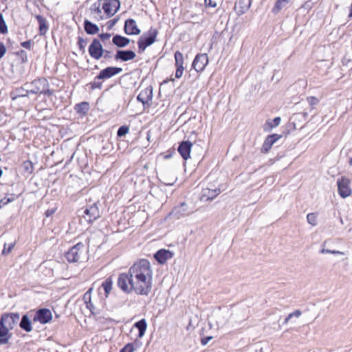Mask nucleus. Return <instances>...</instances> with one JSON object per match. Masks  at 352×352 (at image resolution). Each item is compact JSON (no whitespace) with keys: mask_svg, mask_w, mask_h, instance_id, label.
I'll return each mask as SVG.
<instances>
[{"mask_svg":"<svg viewBox=\"0 0 352 352\" xmlns=\"http://www.w3.org/2000/svg\"><path fill=\"white\" fill-rule=\"evenodd\" d=\"M307 100L312 109H314L315 106L318 105L320 102L319 99L315 96H309L307 98Z\"/></svg>","mask_w":352,"mask_h":352,"instance_id":"nucleus-38","label":"nucleus"},{"mask_svg":"<svg viewBox=\"0 0 352 352\" xmlns=\"http://www.w3.org/2000/svg\"><path fill=\"white\" fill-rule=\"evenodd\" d=\"M175 60V67L184 68V56L182 52L179 51H176L174 54Z\"/></svg>","mask_w":352,"mask_h":352,"instance_id":"nucleus-32","label":"nucleus"},{"mask_svg":"<svg viewBox=\"0 0 352 352\" xmlns=\"http://www.w3.org/2000/svg\"><path fill=\"white\" fill-rule=\"evenodd\" d=\"M142 344V342L138 340V339H135L133 340V351L135 350V347L140 346Z\"/></svg>","mask_w":352,"mask_h":352,"instance_id":"nucleus-58","label":"nucleus"},{"mask_svg":"<svg viewBox=\"0 0 352 352\" xmlns=\"http://www.w3.org/2000/svg\"><path fill=\"white\" fill-rule=\"evenodd\" d=\"M19 327L26 332H30L32 330V322L30 321L28 314L22 316L19 322Z\"/></svg>","mask_w":352,"mask_h":352,"instance_id":"nucleus-23","label":"nucleus"},{"mask_svg":"<svg viewBox=\"0 0 352 352\" xmlns=\"http://www.w3.org/2000/svg\"><path fill=\"white\" fill-rule=\"evenodd\" d=\"M74 109L78 113L87 114L89 110V104L87 102H82L75 105Z\"/></svg>","mask_w":352,"mask_h":352,"instance_id":"nucleus-31","label":"nucleus"},{"mask_svg":"<svg viewBox=\"0 0 352 352\" xmlns=\"http://www.w3.org/2000/svg\"><path fill=\"white\" fill-rule=\"evenodd\" d=\"M348 17L352 18V4L351 5V6L349 8V13Z\"/></svg>","mask_w":352,"mask_h":352,"instance_id":"nucleus-63","label":"nucleus"},{"mask_svg":"<svg viewBox=\"0 0 352 352\" xmlns=\"http://www.w3.org/2000/svg\"><path fill=\"white\" fill-rule=\"evenodd\" d=\"M133 328H135L138 331V338H142L146 332L147 329V322L146 319L142 318L133 324Z\"/></svg>","mask_w":352,"mask_h":352,"instance_id":"nucleus-22","label":"nucleus"},{"mask_svg":"<svg viewBox=\"0 0 352 352\" xmlns=\"http://www.w3.org/2000/svg\"><path fill=\"white\" fill-rule=\"evenodd\" d=\"M97 79L95 78V80L90 83L91 89H101L102 87V82L100 81H97Z\"/></svg>","mask_w":352,"mask_h":352,"instance_id":"nucleus-43","label":"nucleus"},{"mask_svg":"<svg viewBox=\"0 0 352 352\" xmlns=\"http://www.w3.org/2000/svg\"><path fill=\"white\" fill-rule=\"evenodd\" d=\"M351 62V60L347 56H344L342 59V63L344 65L348 66L349 63Z\"/></svg>","mask_w":352,"mask_h":352,"instance_id":"nucleus-57","label":"nucleus"},{"mask_svg":"<svg viewBox=\"0 0 352 352\" xmlns=\"http://www.w3.org/2000/svg\"><path fill=\"white\" fill-rule=\"evenodd\" d=\"M21 45L27 49V50H31L32 48V41L31 40H28V41H24V42H22L21 43Z\"/></svg>","mask_w":352,"mask_h":352,"instance_id":"nucleus-45","label":"nucleus"},{"mask_svg":"<svg viewBox=\"0 0 352 352\" xmlns=\"http://www.w3.org/2000/svg\"><path fill=\"white\" fill-rule=\"evenodd\" d=\"M208 63V57L207 54H198L192 64V68L197 72H202Z\"/></svg>","mask_w":352,"mask_h":352,"instance_id":"nucleus-13","label":"nucleus"},{"mask_svg":"<svg viewBox=\"0 0 352 352\" xmlns=\"http://www.w3.org/2000/svg\"><path fill=\"white\" fill-rule=\"evenodd\" d=\"M83 217L91 223L100 217V212L96 203L87 206L83 211Z\"/></svg>","mask_w":352,"mask_h":352,"instance_id":"nucleus-8","label":"nucleus"},{"mask_svg":"<svg viewBox=\"0 0 352 352\" xmlns=\"http://www.w3.org/2000/svg\"><path fill=\"white\" fill-rule=\"evenodd\" d=\"M8 26L6 25V21L3 14L0 13V33L2 34H6L8 33Z\"/></svg>","mask_w":352,"mask_h":352,"instance_id":"nucleus-33","label":"nucleus"},{"mask_svg":"<svg viewBox=\"0 0 352 352\" xmlns=\"http://www.w3.org/2000/svg\"><path fill=\"white\" fill-rule=\"evenodd\" d=\"M30 94V91H29V89L24 86V87H22L17 88L14 91H12L11 93V97L13 100H14L17 98L28 97Z\"/></svg>","mask_w":352,"mask_h":352,"instance_id":"nucleus-27","label":"nucleus"},{"mask_svg":"<svg viewBox=\"0 0 352 352\" xmlns=\"http://www.w3.org/2000/svg\"><path fill=\"white\" fill-rule=\"evenodd\" d=\"M280 117H276L272 120H267L264 126V131H268L272 130L273 128L278 126L280 123Z\"/></svg>","mask_w":352,"mask_h":352,"instance_id":"nucleus-29","label":"nucleus"},{"mask_svg":"<svg viewBox=\"0 0 352 352\" xmlns=\"http://www.w3.org/2000/svg\"><path fill=\"white\" fill-rule=\"evenodd\" d=\"M117 22V19H113L108 21L109 28H111Z\"/></svg>","mask_w":352,"mask_h":352,"instance_id":"nucleus-59","label":"nucleus"},{"mask_svg":"<svg viewBox=\"0 0 352 352\" xmlns=\"http://www.w3.org/2000/svg\"><path fill=\"white\" fill-rule=\"evenodd\" d=\"M52 319V314L49 309L41 308L38 309L33 318L34 322H39L41 324H47Z\"/></svg>","mask_w":352,"mask_h":352,"instance_id":"nucleus-11","label":"nucleus"},{"mask_svg":"<svg viewBox=\"0 0 352 352\" xmlns=\"http://www.w3.org/2000/svg\"><path fill=\"white\" fill-rule=\"evenodd\" d=\"M23 192H21L19 194L15 193H11L7 195V199H9L10 200V203L16 200L17 198L19 197L20 195H21Z\"/></svg>","mask_w":352,"mask_h":352,"instance_id":"nucleus-44","label":"nucleus"},{"mask_svg":"<svg viewBox=\"0 0 352 352\" xmlns=\"http://www.w3.org/2000/svg\"><path fill=\"white\" fill-rule=\"evenodd\" d=\"M351 181L345 176H342L337 180L338 190L340 196L342 198H346L351 194V189L350 188Z\"/></svg>","mask_w":352,"mask_h":352,"instance_id":"nucleus-7","label":"nucleus"},{"mask_svg":"<svg viewBox=\"0 0 352 352\" xmlns=\"http://www.w3.org/2000/svg\"><path fill=\"white\" fill-rule=\"evenodd\" d=\"M35 18L36 19L39 25V34L41 36L45 35L48 30V25L47 24L46 19L38 14L36 15Z\"/></svg>","mask_w":352,"mask_h":352,"instance_id":"nucleus-24","label":"nucleus"},{"mask_svg":"<svg viewBox=\"0 0 352 352\" xmlns=\"http://www.w3.org/2000/svg\"><path fill=\"white\" fill-rule=\"evenodd\" d=\"M317 214L316 213H309L307 215V222L311 226H316L317 224Z\"/></svg>","mask_w":352,"mask_h":352,"instance_id":"nucleus-37","label":"nucleus"},{"mask_svg":"<svg viewBox=\"0 0 352 352\" xmlns=\"http://www.w3.org/2000/svg\"><path fill=\"white\" fill-rule=\"evenodd\" d=\"M124 29L126 34L132 35V19L126 20Z\"/></svg>","mask_w":352,"mask_h":352,"instance_id":"nucleus-35","label":"nucleus"},{"mask_svg":"<svg viewBox=\"0 0 352 352\" xmlns=\"http://www.w3.org/2000/svg\"><path fill=\"white\" fill-rule=\"evenodd\" d=\"M152 98L153 87L151 86H148L140 91L137 96V100L141 102L144 108H145L146 107H148L150 106V102L151 101Z\"/></svg>","mask_w":352,"mask_h":352,"instance_id":"nucleus-14","label":"nucleus"},{"mask_svg":"<svg viewBox=\"0 0 352 352\" xmlns=\"http://www.w3.org/2000/svg\"><path fill=\"white\" fill-rule=\"evenodd\" d=\"M129 131V127L126 125L121 126L119 127L117 131V136L119 138L124 136Z\"/></svg>","mask_w":352,"mask_h":352,"instance_id":"nucleus-36","label":"nucleus"},{"mask_svg":"<svg viewBox=\"0 0 352 352\" xmlns=\"http://www.w3.org/2000/svg\"><path fill=\"white\" fill-rule=\"evenodd\" d=\"M89 55L96 60H99L104 54V49L100 41L97 38L93 39L89 47Z\"/></svg>","mask_w":352,"mask_h":352,"instance_id":"nucleus-12","label":"nucleus"},{"mask_svg":"<svg viewBox=\"0 0 352 352\" xmlns=\"http://www.w3.org/2000/svg\"><path fill=\"white\" fill-rule=\"evenodd\" d=\"M106 59H111L113 57V53L107 50H104V54L102 55Z\"/></svg>","mask_w":352,"mask_h":352,"instance_id":"nucleus-50","label":"nucleus"},{"mask_svg":"<svg viewBox=\"0 0 352 352\" xmlns=\"http://www.w3.org/2000/svg\"><path fill=\"white\" fill-rule=\"evenodd\" d=\"M221 193V190L219 188H204L201 191V201H207L210 200L214 199L217 195Z\"/></svg>","mask_w":352,"mask_h":352,"instance_id":"nucleus-19","label":"nucleus"},{"mask_svg":"<svg viewBox=\"0 0 352 352\" xmlns=\"http://www.w3.org/2000/svg\"><path fill=\"white\" fill-rule=\"evenodd\" d=\"M213 338L212 336H205L201 338V344L203 346L206 345L209 341H210Z\"/></svg>","mask_w":352,"mask_h":352,"instance_id":"nucleus-46","label":"nucleus"},{"mask_svg":"<svg viewBox=\"0 0 352 352\" xmlns=\"http://www.w3.org/2000/svg\"><path fill=\"white\" fill-rule=\"evenodd\" d=\"M291 316L289 315H288L285 318V320L284 322H283V324H286L289 320L291 319Z\"/></svg>","mask_w":352,"mask_h":352,"instance_id":"nucleus-61","label":"nucleus"},{"mask_svg":"<svg viewBox=\"0 0 352 352\" xmlns=\"http://www.w3.org/2000/svg\"><path fill=\"white\" fill-rule=\"evenodd\" d=\"M14 245H15V243H12L10 244H9L8 246L7 247V244L5 243L4 244V248H3V250H2V254L3 255H7V254H10L12 252V250L13 248L14 247Z\"/></svg>","mask_w":352,"mask_h":352,"instance_id":"nucleus-39","label":"nucleus"},{"mask_svg":"<svg viewBox=\"0 0 352 352\" xmlns=\"http://www.w3.org/2000/svg\"><path fill=\"white\" fill-rule=\"evenodd\" d=\"M170 214L173 215L176 219H180L188 214V205L183 202L180 205L175 206Z\"/></svg>","mask_w":352,"mask_h":352,"instance_id":"nucleus-20","label":"nucleus"},{"mask_svg":"<svg viewBox=\"0 0 352 352\" xmlns=\"http://www.w3.org/2000/svg\"><path fill=\"white\" fill-rule=\"evenodd\" d=\"M87 45V40L82 37L78 36V45L80 51L85 52V48Z\"/></svg>","mask_w":352,"mask_h":352,"instance_id":"nucleus-40","label":"nucleus"},{"mask_svg":"<svg viewBox=\"0 0 352 352\" xmlns=\"http://www.w3.org/2000/svg\"><path fill=\"white\" fill-rule=\"evenodd\" d=\"M175 153V151H172L169 154H166L165 156H164V158L165 159H170L173 154Z\"/></svg>","mask_w":352,"mask_h":352,"instance_id":"nucleus-60","label":"nucleus"},{"mask_svg":"<svg viewBox=\"0 0 352 352\" xmlns=\"http://www.w3.org/2000/svg\"><path fill=\"white\" fill-rule=\"evenodd\" d=\"M120 3L118 0H103L102 9L107 15V18L113 16L120 8Z\"/></svg>","mask_w":352,"mask_h":352,"instance_id":"nucleus-10","label":"nucleus"},{"mask_svg":"<svg viewBox=\"0 0 352 352\" xmlns=\"http://www.w3.org/2000/svg\"><path fill=\"white\" fill-rule=\"evenodd\" d=\"M85 252V245L79 242L72 246L65 254V257L69 263H77L80 261Z\"/></svg>","mask_w":352,"mask_h":352,"instance_id":"nucleus-5","label":"nucleus"},{"mask_svg":"<svg viewBox=\"0 0 352 352\" xmlns=\"http://www.w3.org/2000/svg\"><path fill=\"white\" fill-rule=\"evenodd\" d=\"M19 54L21 55V56L22 58V61L23 63L28 61L27 53H26V52L25 50H20L19 52Z\"/></svg>","mask_w":352,"mask_h":352,"instance_id":"nucleus-54","label":"nucleus"},{"mask_svg":"<svg viewBox=\"0 0 352 352\" xmlns=\"http://www.w3.org/2000/svg\"><path fill=\"white\" fill-rule=\"evenodd\" d=\"M135 284L133 283V291L140 295H148L152 289V276L144 274H135Z\"/></svg>","mask_w":352,"mask_h":352,"instance_id":"nucleus-3","label":"nucleus"},{"mask_svg":"<svg viewBox=\"0 0 352 352\" xmlns=\"http://www.w3.org/2000/svg\"><path fill=\"white\" fill-rule=\"evenodd\" d=\"M9 203H10V200L9 199H7V196L0 199V209L2 208L6 205L8 204Z\"/></svg>","mask_w":352,"mask_h":352,"instance_id":"nucleus-47","label":"nucleus"},{"mask_svg":"<svg viewBox=\"0 0 352 352\" xmlns=\"http://www.w3.org/2000/svg\"><path fill=\"white\" fill-rule=\"evenodd\" d=\"M120 352H132V342L128 343L120 350Z\"/></svg>","mask_w":352,"mask_h":352,"instance_id":"nucleus-49","label":"nucleus"},{"mask_svg":"<svg viewBox=\"0 0 352 352\" xmlns=\"http://www.w3.org/2000/svg\"><path fill=\"white\" fill-rule=\"evenodd\" d=\"M112 42L118 47H124L130 43V39L126 37L116 34L113 37Z\"/></svg>","mask_w":352,"mask_h":352,"instance_id":"nucleus-26","label":"nucleus"},{"mask_svg":"<svg viewBox=\"0 0 352 352\" xmlns=\"http://www.w3.org/2000/svg\"><path fill=\"white\" fill-rule=\"evenodd\" d=\"M184 68L176 67L175 78H180L184 72Z\"/></svg>","mask_w":352,"mask_h":352,"instance_id":"nucleus-48","label":"nucleus"},{"mask_svg":"<svg viewBox=\"0 0 352 352\" xmlns=\"http://www.w3.org/2000/svg\"><path fill=\"white\" fill-rule=\"evenodd\" d=\"M192 146V143L189 140H183L179 143L177 151L184 160L186 161L190 158Z\"/></svg>","mask_w":352,"mask_h":352,"instance_id":"nucleus-15","label":"nucleus"},{"mask_svg":"<svg viewBox=\"0 0 352 352\" xmlns=\"http://www.w3.org/2000/svg\"><path fill=\"white\" fill-rule=\"evenodd\" d=\"M122 70L120 67H108L100 71V72L96 76V79L104 80L110 78L112 76L119 74Z\"/></svg>","mask_w":352,"mask_h":352,"instance_id":"nucleus-17","label":"nucleus"},{"mask_svg":"<svg viewBox=\"0 0 352 352\" xmlns=\"http://www.w3.org/2000/svg\"><path fill=\"white\" fill-rule=\"evenodd\" d=\"M301 314H302L301 311L299 309H297V310L294 311V312L289 314V315L291 316V318H292V317L298 318L301 316Z\"/></svg>","mask_w":352,"mask_h":352,"instance_id":"nucleus-56","label":"nucleus"},{"mask_svg":"<svg viewBox=\"0 0 352 352\" xmlns=\"http://www.w3.org/2000/svg\"><path fill=\"white\" fill-rule=\"evenodd\" d=\"M19 313H4L0 318V345L6 344L11 338L9 331L13 329L19 322Z\"/></svg>","mask_w":352,"mask_h":352,"instance_id":"nucleus-1","label":"nucleus"},{"mask_svg":"<svg viewBox=\"0 0 352 352\" xmlns=\"http://www.w3.org/2000/svg\"><path fill=\"white\" fill-rule=\"evenodd\" d=\"M115 58L122 61L132 60V50H118Z\"/></svg>","mask_w":352,"mask_h":352,"instance_id":"nucleus-28","label":"nucleus"},{"mask_svg":"<svg viewBox=\"0 0 352 352\" xmlns=\"http://www.w3.org/2000/svg\"><path fill=\"white\" fill-rule=\"evenodd\" d=\"M84 28L86 33L90 35L97 34L99 32L98 26L87 19L84 21Z\"/></svg>","mask_w":352,"mask_h":352,"instance_id":"nucleus-25","label":"nucleus"},{"mask_svg":"<svg viewBox=\"0 0 352 352\" xmlns=\"http://www.w3.org/2000/svg\"><path fill=\"white\" fill-rule=\"evenodd\" d=\"M157 35V29L151 28L150 30L143 33L139 38L137 44L138 52L142 53L147 47L151 45L156 40Z\"/></svg>","mask_w":352,"mask_h":352,"instance_id":"nucleus-4","label":"nucleus"},{"mask_svg":"<svg viewBox=\"0 0 352 352\" xmlns=\"http://www.w3.org/2000/svg\"><path fill=\"white\" fill-rule=\"evenodd\" d=\"M174 254L168 250L160 249L154 254V258L160 265H164L166 261L173 256Z\"/></svg>","mask_w":352,"mask_h":352,"instance_id":"nucleus-18","label":"nucleus"},{"mask_svg":"<svg viewBox=\"0 0 352 352\" xmlns=\"http://www.w3.org/2000/svg\"><path fill=\"white\" fill-rule=\"evenodd\" d=\"M349 164L352 166V157L349 159Z\"/></svg>","mask_w":352,"mask_h":352,"instance_id":"nucleus-64","label":"nucleus"},{"mask_svg":"<svg viewBox=\"0 0 352 352\" xmlns=\"http://www.w3.org/2000/svg\"><path fill=\"white\" fill-rule=\"evenodd\" d=\"M24 86L29 89L32 94H44L50 97L54 95V91L50 89L49 82L45 78H39L32 82H26Z\"/></svg>","mask_w":352,"mask_h":352,"instance_id":"nucleus-2","label":"nucleus"},{"mask_svg":"<svg viewBox=\"0 0 352 352\" xmlns=\"http://www.w3.org/2000/svg\"><path fill=\"white\" fill-rule=\"evenodd\" d=\"M6 53V47L3 43L0 42V58Z\"/></svg>","mask_w":352,"mask_h":352,"instance_id":"nucleus-51","label":"nucleus"},{"mask_svg":"<svg viewBox=\"0 0 352 352\" xmlns=\"http://www.w3.org/2000/svg\"><path fill=\"white\" fill-rule=\"evenodd\" d=\"M54 211L53 210H47L46 211V216L49 217L50 215L54 213Z\"/></svg>","mask_w":352,"mask_h":352,"instance_id":"nucleus-62","label":"nucleus"},{"mask_svg":"<svg viewBox=\"0 0 352 352\" xmlns=\"http://www.w3.org/2000/svg\"><path fill=\"white\" fill-rule=\"evenodd\" d=\"M205 4L206 7L215 8L217 3L212 0H205Z\"/></svg>","mask_w":352,"mask_h":352,"instance_id":"nucleus-53","label":"nucleus"},{"mask_svg":"<svg viewBox=\"0 0 352 352\" xmlns=\"http://www.w3.org/2000/svg\"><path fill=\"white\" fill-rule=\"evenodd\" d=\"M321 254H343V252L338 250H331L329 249L322 248L320 250Z\"/></svg>","mask_w":352,"mask_h":352,"instance_id":"nucleus-41","label":"nucleus"},{"mask_svg":"<svg viewBox=\"0 0 352 352\" xmlns=\"http://www.w3.org/2000/svg\"><path fill=\"white\" fill-rule=\"evenodd\" d=\"M141 32V30L138 28L136 25L135 20H133V35H138Z\"/></svg>","mask_w":352,"mask_h":352,"instance_id":"nucleus-55","label":"nucleus"},{"mask_svg":"<svg viewBox=\"0 0 352 352\" xmlns=\"http://www.w3.org/2000/svg\"><path fill=\"white\" fill-rule=\"evenodd\" d=\"M251 6V0H238L235 6L239 15L245 14Z\"/></svg>","mask_w":352,"mask_h":352,"instance_id":"nucleus-21","label":"nucleus"},{"mask_svg":"<svg viewBox=\"0 0 352 352\" xmlns=\"http://www.w3.org/2000/svg\"><path fill=\"white\" fill-rule=\"evenodd\" d=\"M22 167L25 173H32L34 170V166L31 161L23 162Z\"/></svg>","mask_w":352,"mask_h":352,"instance_id":"nucleus-34","label":"nucleus"},{"mask_svg":"<svg viewBox=\"0 0 352 352\" xmlns=\"http://www.w3.org/2000/svg\"><path fill=\"white\" fill-rule=\"evenodd\" d=\"M283 137V135L277 134V133H273L271 135H267L263 144L262 148H261V153H267L271 149L272 145L275 144L278 140H280Z\"/></svg>","mask_w":352,"mask_h":352,"instance_id":"nucleus-16","label":"nucleus"},{"mask_svg":"<svg viewBox=\"0 0 352 352\" xmlns=\"http://www.w3.org/2000/svg\"><path fill=\"white\" fill-rule=\"evenodd\" d=\"M102 287L104 291L105 297L107 298L113 288V280L111 277L107 278L102 283Z\"/></svg>","mask_w":352,"mask_h":352,"instance_id":"nucleus-30","label":"nucleus"},{"mask_svg":"<svg viewBox=\"0 0 352 352\" xmlns=\"http://www.w3.org/2000/svg\"><path fill=\"white\" fill-rule=\"evenodd\" d=\"M117 285L126 294L132 291V267H129L127 272L119 274Z\"/></svg>","mask_w":352,"mask_h":352,"instance_id":"nucleus-6","label":"nucleus"},{"mask_svg":"<svg viewBox=\"0 0 352 352\" xmlns=\"http://www.w3.org/2000/svg\"><path fill=\"white\" fill-rule=\"evenodd\" d=\"M111 34L109 33H102L99 35V37L101 38L102 41H105L109 40L111 37Z\"/></svg>","mask_w":352,"mask_h":352,"instance_id":"nucleus-52","label":"nucleus"},{"mask_svg":"<svg viewBox=\"0 0 352 352\" xmlns=\"http://www.w3.org/2000/svg\"><path fill=\"white\" fill-rule=\"evenodd\" d=\"M133 272H135V274H144L145 276H152L153 274L147 259H140L138 262L134 263Z\"/></svg>","mask_w":352,"mask_h":352,"instance_id":"nucleus-9","label":"nucleus"},{"mask_svg":"<svg viewBox=\"0 0 352 352\" xmlns=\"http://www.w3.org/2000/svg\"><path fill=\"white\" fill-rule=\"evenodd\" d=\"M91 10L98 15H100V3L99 2L94 3L91 6Z\"/></svg>","mask_w":352,"mask_h":352,"instance_id":"nucleus-42","label":"nucleus"}]
</instances>
